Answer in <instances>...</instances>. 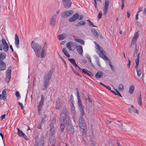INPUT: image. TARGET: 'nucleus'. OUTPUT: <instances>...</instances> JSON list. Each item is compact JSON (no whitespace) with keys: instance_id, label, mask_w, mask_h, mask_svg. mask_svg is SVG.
Here are the masks:
<instances>
[{"instance_id":"f03ea898","label":"nucleus","mask_w":146,"mask_h":146,"mask_svg":"<svg viewBox=\"0 0 146 146\" xmlns=\"http://www.w3.org/2000/svg\"><path fill=\"white\" fill-rule=\"evenodd\" d=\"M60 128L62 132L63 131L67 123H70V121L69 117L67 115V111L66 110L63 111L60 115Z\"/></svg>"},{"instance_id":"49530a36","label":"nucleus","mask_w":146,"mask_h":146,"mask_svg":"<svg viewBox=\"0 0 146 146\" xmlns=\"http://www.w3.org/2000/svg\"><path fill=\"white\" fill-rule=\"evenodd\" d=\"M96 62L97 64L100 67L101 66V64L100 62V61L99 59L97 58L96 60Z\"/></svg>"},{"instance_id":"6e6d98bb","label":"nucleus","mask_w":146,"mask_h":146,"mask_svg":"<svg viewBox=\"0 0 146 146\" xmlns=\"http://www.w3.org/2000/svg\"><path fill=\"white\" fill-rule=\"evenodd\" d=\"M5 114H3V115H1V120L5 118Z\"/></svg>"},{"instance_id":"ddd939ff","label":"nucleus","mask_w":146,"mask_h":146,"mask_svg":"<svg viewBox=\"0 0 146 146\" xmlns=\"http://www.w3.org/2000/svg\"><path fill=\"white\" fill-rule=\"evenodd\" d=\"M79 16V14L78 13H75L72 17L69 18V21L71 22H74L78 19Z\"/></svg>"},{"instance_id":"3c124183","label":"nucleus","mask_w":146,"mask_h":146,"mask_svg":"<svg viewBox=\"0 0 146 146\" xmlns=\"http://www.w3.org/2000/svg\"><path fill=\"white\" fill-rule=\"evenodd\" d=\"M116 92H117V93H116L117 94H116V95H117L118 96H119L120 97H122V96L121 95V94L117 90H116Z\"/></svg>"},{"instance_id":"c756f323","label":"nucleus","mask_w":146,"mask_h":146,"mask_svg":"<svg viewBox=\"0 0 146 146\" xmlns=\"http://www.w3.org/2000/svg\"><path fill=\"white\" fill-rule=\"evenodd\" d=\"M69 128L70 131L71 133H74V129L73 126L72 125H69Z\"/></svg>"},{"instance_id":"20e7f679","label":"nucleus","mask_w":146,"mask_h":146,"mask_svg":"<svg viewBox=\"0 0 146 146\" xmlns=\"http://www.w3.org/2000/svg\"><path fill=\"white\" fill-rule=\"evenodd\" d=\"M96 45L97 47L98 50V51L97 52L99 53L98 54L99 56L104 60H108L109 59L108 57L105 56L106 52L104 51L103 48L97 43L96 44Z\"/></svg>"},{"instance_id":"393cba45","label":"nucleus","mask_w":146,"mask_h":146,"mask_svg":"<svg viewBox=\"0 0 146 146\" xmlns=\"http://www.w3.org/2000/svg\"><path fill=\"white\" fill-rule=\"evenodd\" d=\"M18 131L17 134L18 135L21 137H23L25 134L19 128H17Z\"/></svg>"},{"instance_id":"58836bf2","label":"nucleus","mask_w":146,"mask_h":146,"mask_svg":"<svg viewBox=\"0 0 146 146\" xmlns=\"http://www.w3.org/2000/svg\"><path fill=\"white\" fill-rule=\"evenodd\" d=\"M36 137L37 138V139L36 141L35 145L38 146L39 145V137L38 135H37Z\"/></svg>"},{"instance_id":"4be33fe9","label":"nucleus","mask_w":146,"mask_h":146,"mask_svg":"<svg viewBox=\"0 0 146 146\" xmlns=\"http://www.w3.org/2000/svg\"><path fill=\"white\" fill-rule=\"evenodd\" d=\"M74 40L76 42H78L82 45H84V41L82 39L78 38H75Z\"/></svg>"},{"instance_id":"4468645a","label":"nucleus","mask_w":146,"mask_h":146,"mask_svg":"<svg viewBox=\"0 0 146 146\" xmlns=\"http://www.w3.org/2000/svg\"><path fill=\"white\" fill-rule=\"evenodd\" d=\"M73 13V11H66L62 13L61 15L62 17L66 18Z\"/></svg>"},{"instance_id":"c03bdc74","label":"nucleus","mask_w":146,"mask_h":146,"mask_svg":"<svg viewBox=\"0 0 146 146\" xmlns=\"http://www.w3.org/2000/svg\"><path fill=\"white\" fill-rule=\"evenodd\" d=\"M15 95L18 99H19L21 98L19 92L17 91Z\"/></svg>"},{"instance_id":"6e6552de","label":"nucleus","mask_w":146,"mask_h":146,"mask_svg":"<svg viewBox=\"0 0 146 146\" xmlns=\"http://www.w3.org/2000/svg\"><path fill=\"white\" fill-rule=\"evenodd\" d=\"M62 1L65 8H68L71 7L72 2L70 0H62Z\"/></svg>"},{"instance_id":"6ab92c4d","label":"nucleus","mask_w":146,"mask_h":146,"mask_svg":"<svg viewBox=\"0 0 146 146\" xmlns=\"http://www.w3.org/2000/svg\"><path fill=\"white\" fill-rule=\"evenodd\" d=\"M131 108H129V112L130 113L134 112L137 114L138 113V110L137 109L135 108L133 105L131 106Z\"/></svg>"},{"instance_id":"a211bd4d","label":"nucleus","mask_w":146,"mask_h":146,"mask_svg":"<svg viewBox=\"0 0 146 146\" xmlns=\"http://www.w3.org/2000/svg\"><path fill=\"white\" fill-rule=\"evenodd\" d=\"M76 48L77 52L81 55H83V50L82 47L80 45L76 46Z\"/></svg>"},{"instance_id":"412c9836","label":"nucleus","mask_w":146,"mask_h":146,"mask_svg":"<svg viewBox=\"0 0 146 146\" xmlns=\"http://www.w3.org/2000/svg\"><path fill=\"white\" fill-rule=\"evenodd\" d=\"M67 36V35L66 33H64L58 36V38L60 40H63L66 38Z\"/></svg>"},{"instance_id":"a18cd8bd","label":"nucleus","mask_w":146,"mask_h":146,"mask_svg":"<svg viewBox=\"0 0 146 146\" xmlns=\"http://www.w3.org/2000/svg\"><path fill=\"white\" fill-rule=\"evenodd\" d=\"M86 58L88 60L89 62H90L91 63H92L91 62V58L90 56L88 54H86Z\"/></svg>"},{"instance_id":"c85d7f7f","label":"nucleus","mask_w":146,"mask_h":146,"mask_svg":"<svg viewBox=\"0 0 146 146\" xmlns=\"http://www.w3.org/2000/svg\"><path fill=\"white\" fill-rule=\"evenodd\" d=\"M6 56V54L4 52L0 53V60H3L5 58Z\"/></svg>"},{"instance_id":"ea45409f","label":"nucleus","mask_w":146,"mask_h":146,"mask_svg":"<svg viewBox=\"0 0 146 146\" xmlns=\"http://www.w3.org/2000/svg\"><path fill=\"white\" fill-rule=\"evenodd\" d=\"M68 60L73 64L76 62L74 58H68Z\"/></svg>"},{"instance_id":"aec40b11","label":"nucleus","mask_w":146,"mask_h":146,"mask_svg":"<svg viewBox=\"0 0 146 146\" xmlns=\"http://www.w3.org/2000/svg\"><path fill=\"white\" fill-rule=\"evenodd\" d=\"M140 57V53H139L137 56V57L136 58L135 60V62L136 63V65L135 67V69H138L137 68L138 66V65L139 64V60Z\"/></svg>"},{"instance_id":"7ed1b4c3","label":"nucleus","mask_w":146,"mask_h":146,"mask_svg":"<svg viewBox=\"0 0 146 146\" xmlns=\"http://www.w3.org/2000/svg\"><path fill=\"white\" fill-rule=\"evenodd\" d=\"M53 72L52 70L51 69L47 74H45V78L44 83V88L42 89L43 90H45L47 88Z\"/></svg>"},{"instance_id":"f3484780","label":"nucleus","mask_w":146,"mask_h":146,"mask_svg":"<svg viewBox=\"0 0 146 146\" xmlns=\"http://www.w3.org/2000/svg\"><path fill=\"white\" fill-rule=\"evenodd\" d=\"M6 91L5 89H4L2 91V94L0 95V99L1 100H3L4 101H5L6 99Z\"/></svg>"},{"instance_id":"79ce46f5","label":"nucleus","mask_w":146,"mask_h":146,"mask_svg":"<svg viewBox=\"0 0 146 146\" xmlns=\"http://www.w3.org/2000/svg\"><path fill=\"white\" fill-rule=\"evenodd\" d=\"M136 71L137 72V76L139 77L141 75V71H140L139 69H137L136 70Z\"/></svg>"},{"instance_id":"338daca9","label":"nucleus","mask_w":146,"mask_h":146,"mask_svg":"<svg viewBox=\"0 0 146 146\" xmlns=\"http://www.w3.org/2000/svg\"><path fill=\"white\" fill-rule=\"evenodd\" d=\"M89 72H90L88 71L87 72V74H86L88 76H91V74L89 73Z\"/></svg>"},{"instance_id":"5fc2aeb1","label":"nucleus","mask_w":146,"mask_h":146,"mask_svg":"<svg viewBox=\"0 0 146 146\" xmlns=\"http://www.w3.org/2000/svg\"><path fill=\"white\" fill-rule=\"evenodd\" d=\"M46 116L45 115H44V116L43 118L42 119V120H41L42 122L44 121L45 120V119H46Z\"/></svg>"},{"instance_id":"39448f33","label":"nucleus","mask_w":146,"mask_h":146,"mask_svg":"<svg viewBox=\"0 0 146 146\" xmlns=\"http://www.w3.org/2000/svg\"><path fill=\"white\" fill-rule=\"evenodd\" d=\"M2 44L0 43V50H2L3 49L4 51L7 52L9 49V46L6 40L4 38L1 39Z\"/></svg>"},{"instance_id":"9b49d317","label":"nucleus","mask_w":146,"mask_h":146,"mask_svg":"<svg viewBox=\"0 0 146 146\" xmlns=\"http://www.w3.org/2000/svg\"><path fill=\"white\" fill-rule=\"evenodd\" d=\"M79 126L80 127L86 126L85 119L82 116H81L79 119Z\"/></svg>"},{"instance_id":"864d4df0","label":"nucleus","mask_w":146,"mask_h":146,"mask_svg":"<svg viewBox=\"0 0 146 146\" xmlns=\"http://www.w3.org/2000/svg\"><path fill=\"white\" fill-rule=\"evenodd\" d=\"M82 72L84 74H87V72L88 71L87 70H85V69H83L82 70Z\"/></svg>"},{"instance_id":"7c9ffc66","label":"nucleus","mask_w":146,"mask_h":146,"mask_svg":"<svg viewBox=\"0 0 146 146\" xmlns=\"http://www.w3.org/2000/svg\"><path fill=\"white\" fill-rule=\"evenodd\" d=\"M139 35V33L138 32H136L133 38V41L134 40H136L137 39Z\"/></svg>"},{"instance_id":"cd10ccee","label":"nucleus","mask_w":146,"mask_h":146,"mask_svg":"<svg viewBox=\"0 0 146 146\" xmlns=\"http://www.w3.org/2000/svg\"><path fill=\"white\" fill-rule=\"evenodd\" d=\"M62 52L64 54L68 57H69L70 55L67 52L65 48H63L62 49Z\"/></svg>"},{"instance_id":"e433bc0d","label":"nucleus","mask_w":146,"mask_h":146,"mask_svg":"<svg viewBox=\"0 0 146 146\" xmlns=\"http://www.w3.org/2000/svg\"><path fill=\"white\" fill-rule=\"evenodd\" d=\"M119 90L120 91H123V86L122 84H120L118 86Z\"/></svg>"},{"instance_id":"a19ab883","label":"nucleus","mask_w":146,"mask_h":146,"mask_svg":"<svg viewBox=\"0 0 146 146\" xmlns=\"http://www.w3.org/2000/svg\"><path fill=\"white\" fill-rule=\"evenodd\" d=\"M87 21H88L89 23V26L91 27H96L94 25L92 22L90 21V20L88 19Z\"/></svg>"},{"instance_id":"e2e57ef3","label":"nucleus","mask_w":146,"mask_h":146,"mask_svg":"<svg viewBox=\"0 0 146 146\" xmlns=\"http://www.w3.org/2000/svg\"><path fill=\"white\" fill-rule=\"evenodd\" d=\"M88 101L89 102L91 103L92 102V100L88 96Z\"/></svg>"},{"instance_id":"bb28decb","label":"nucleus","mask_w":146,"mask_h":146,"mask_svg":"<svg viewBox=\"0 0 146 146\" xmlns=\"http://www.w3.org/2000/svg\"><path fill=\"white\" fill-rule=\"evenodd\" d=\"M103 72H98L95 75V76L97 78H100L101 77L103 76Z\"/></svg>"},{"instance_id":"bf43d9fd","label":"nucleus","mask_w":146,"mask_h":146,"mask_svg":"<svg viewBox=\"0 0 146 146\" xmlns=\"http://www.w3.org/2000/svg\"><path fill=\"white\" fill-rule=\"evenodd\" d=\"M71 107L72 110L73 111H74L75 110V107L74 105L72 104V106L71 104Z\"/></svg>"},{"instance_id":"72a5a7b5","label":"nucleus","mask_w":146,"mask_h":146,"mask_svg":"<svg viewBox=\"0 0 146 146\" xmlns=\"http://www.w3.org/2000/svg\"><path fill=\"white\" fill-rule=\"evenodd\" d=\"M138 54H138V50H137V47L136 46H135V50L134 52V56L135 57L137 56V57Z\"/></svg>"},{"instance_id":"c9c22d12","label":"nucleus","mask_w":146,"mask_h":146,"mask_svg":"<svg viewBox=\"0 0 146 146\" xmlns=\"http://www.w3.org/2000/svg\"><path fill=\"white\" fill-rule=\"evenodd\" d=\"M81 115L82 116L84 114V111L83 107L79 108Z\"/></svg>"},{"instance_id":"603ef678","label":"nucleus","mask_w":146,"mask_h":146,"mask_svg":"<svg viewBox=\"0 0 146 146\" xmlns=\"http://www.w3.org/2000/svg\"><path fill=\"white\" fill-rule=\"evenodd\" d=\"M18 103L19 105L21 107V108L23 110V104L20 102H19Z\"/></svg>"},{"instance_id":"dca6fc26","label":"nucleus","mask_w":146,"mask_h":146,"mask_svg":"<svg viewBox=\"0 0 146 146\" xmlns=\"http://www.w3.org/2000/svg\"><path fill=\"white\" fill-rule=\"evenodd\" d=\"M6 64L5 62L0 60V71H3L5 69Z\"/></svg>"},{"instance_id":"f704fd0d","label":"nucleus","mask_w":146,"mask_h":146,"mask_svg":"<svg viewBox=\"0 0 146 146\" xmlns=\"http://www.w3.org/2000/svg\"><path fill=\"white\" fill-rule=\"evenodd\" d=\"M71 68L72 69V71H73V72L75 74L77 75L78 76H79L81 77H82L80 74H79L75 70H74V68L72 66H71Z\"/></svg>"},{"instance_id":"2f4dec72","label":"nucleus","mask_w":146,"mask_h":146,"mask_svg":"<svg viewBox=\"0 0 146 146\" xmlns=\"http://www.w3.org/2000/svg\"><path fill=\"white\" fill-rule=\"evenodd\" d=\"M86 24V22L85 21H82L79 22L77 24L76 26H79L81 25H84Z\"/></svg>"},{"instance_id":"69168bd1","label":"nucleus","mask_w":146,"mask_h":146,"mask_svg":"<svg viewBox=\"0 0 146 146\" xmlns=\"http://www.w3.org/2000/svg\"><path fill=\"white\" fill-rule=\"evenodd\" d=\"M127 17L128 18H129L130 16V13L129 11H127Z\"/></svg>"},{"instance_id":"774afa93","label":"nucleus","mask_w":146,"mask_h":146,"mask_svg":"<svg viewBox=\"0 0 146 146\" xmlns=\"http://www.w3.org/2000/svg\"><path fill=\"white\" fill-rule=\"evenodd\" d=\"M136 18L137 20L138 19V12H137L136 15Z\"/></svg>"},{"instance_id":"13d9d810","label":"nucleus","mask_w":146,"mask_h":146,"mask_svg":"<svg viewBox=\"0 0 146 146\" xmlns=\"http://www.w3.org/2000/svg\"><path fill=\"white\" fill-rule=\"evenodd\" d=\"M22 137H24L25 138V139L26 140H29V138H28L27 136L25 134L24 135V136H23Z\"/></svg>"},{"instance_id":"0eeeda50","label":"nucleus","mask_w":146,"mask_h":146,"mask_svg":"<svg viewBox=\"0 0 146 146\" xmlns=\"http://www.w3.org/2000/svg\"><path fill=\"white\" fill-rule=\"evenodd\" d=\"M11 67H9L6 71V77L5 78V80L8 82L9 81L11 78Z\"/></svg>"},{"instance_id":"8fccbe9b","label":"nucleus","mask_w":146,"mask_h":146,"mask_svg":"<svg viewBox=\"0 0 146 146\" xmlns=\"http://www.w3.org/2000/svg\"><path fill=\"white\" fill-rule=\"evenodd\" d=\"M84 18V17L83 15H79L78 17V19L79 20H82Z\"/></svg>"},{"instance_id":"473e14b6","label":"nucleus","mask_w":146,"mask_h":146,"mask_svg":"<svg viewBox=\"0 0 146 146\" xmlns=\"http://www.w3.org/2000/svg\"><path fill=\"white\" fill-rule=\"evenodd\" d=\"M92 32L94 36L96 37L98 36V34L96 30L94 29H92Z\"/></svg>"},{"instance_id":"0e129e2a","label":"nucleus","mask_w":146,"mask_h":146,"mask_svg":"<svg viewBox=\"0 0 146 146\" xmlns=\"http://www.w3.org/2000/svg\"><path fill=\"white\" fill-rule=\"evenodd\" d=\"M116 90H115V91H113V90H110L111 91V92L113 93L115 95H116V94H117L116 93Z\"/></svg>"},{"instance_id":"09e8293b","label":"nucleus","mask_w":146,"mask_h":146,"mask_svg":"<svg viewBox=\"0 0 146 146\" xmlns=\"http://www.w3.org/2000/svg\"><path fill=\"white\" fill-rule=\"evenodd\" d=\"M109 65L110 66L112 70L114 72L115 71L114 68L113 66L111 64V63L110 62H109Z\"/></svg>"},{"instance_id":"4d7b16f0","label":"nucleus","mask_w":146,"mask_h":146,"mask_svg":"<svg viewBox=\"0 0 146 146\" xmlns=\"http://www.w3.org/2000/svg\"><path fill=\"white\" fill-rule=\"evenodd\" d=\"M69 43L70 44V45L71 47L74 46V44L73 42H72L70 41V42H69Z\"/></svg>"},{"instance_id":"5701e85b","label":"nucleus","mask_w":146,"mask_h":146,"mask_svg":"<svg viewBox=\"0 0 146 146\" xmlns=\"http://www.w3.org/2000/svg\"><path fill=\"white\" fill-rule=\"evenodd\" d=\"M135 90V86H134L132 84L130 86L129 88V93L130 94H132L133 92Z\"/></svg>"},{"instance_id":"b1692460","label":"nucleus","mask_w":146,"mask_h":146,"mask_svg":"<svg viewBox=\"0 0 146 146\" xmlns=\"http://www.w3.org/2000/svg\"><path fill=\"white\" fill-rule=\"evenodd\" d=\"M54 122L55 121L54 120H53L52 121V123H51L50 124V132L52 134H53L54 130V128L53 127V123H54Z\"/></svg>"},{"instance_id":"2eb2a0df","label":"nucleus","mask_w":146,"mask_h":146,"mask_svg":"<svg viewBox=\"0 0 146 146\" xmlns=\"http://www.w3.org/2000/svg\"><path fill=\"white\" fill-rule=\"evenodd\" d=\"M15 44L17 48H19V38L17 36V35L16 34L15 35Z\"/></svg>"},{"instance_id":"37998d69","label":"nucleus","mask_w":146,"mask_h":146,"mask_svg":"<svg viewBox=\"0 0 146 146\" xmlns=\"http://www.w3.org/2000/svg\"><path fill=\"white\" fill-rule=\"evenodd\" d=\"M66 47L69 50H70V51H71L72 50L71 48V46L70 45V44H69V42L67 43V44H66Z\"/></svg>"},{"instance_id":"f257e3e1","label":"nucleus","mask_w":146,"mask_h":146,"mask_svg":"<svg viewBox=\"0 0 146 146\" xmlns=\"http://www.w3.org/2000/svg\"><path fill=\"white\" fill-rule=\"evenodd\" d=\"M31 46L36 56L41 58L44 57L46 54V48L43 46L41 50V53L40 51L41 48V47L38 44L36 43H33V41L31 43Z\"/></svg>"},{"instance_id":"680f3d73","label":"nucleus","mask_w":146,"mask_h":146,"mask_svg":"<svg viewBox=\"0 0 146 146\" xmlns=\"http://www.w3.org/2000/svg\"><path fill=\"white\" fill-rule=\"evenodd\" d=\"M56 106L58 107V108H59L61 106V103L60 102L58 103V102H56Z\"/></svg>"},{"instance_id":"f8f14e48","label":"nucleus","mask_w":146,"mask_h":146,"mask_svg":"<svg viewBox=\"0 0 146 146\" xmlns=\"http://www.w3.org/2000/svg\"><path fill=\"white\" fill-rule=\"evenodd\" d=\"M76 93L77 94V97L78 98V103L79 108L83 107L82 105V103L80 98V96L79 95V92L78 88H76Z\"/></svg>"},{"instance_id":"a878e982","label":"nucleus","mask_w":146,"mask_h":146,"mask_svg":"<svg viewBox=\"0 0 146 146\" xmlns=\"http://www.w3.org/2000/svg\"><path fill=\"white\" fill-rule=\"evenodd\" d=\"M138 104L140 106H141L142 104V98L141 97V94L140 93L139 96L137 98V100Z\"/></svg>"},{"instance_id":"9d476101","label":"nucleus","mask_w":146,"mask_h":146,"mask_svg":"<svg viewBox=\"0 0 146 146\" xmlns=\"http://www.w3.org/2000/svg\"><path fill=\"white\" fill-rule=\"evenodd\" d=\"M109 3V0H106L105 2L103 8V13L104 15L106 14L108 8Z\"/></svg>"},{"instance_id":"052dcab7","label":"nucleus","mask_w":146,"mask_h":146,"mask_svg":"<svg viewBox=\"0 0 146 146\" xmlns=\"http://www.w3.org/2000/svg\"><path fill=\"white\" fill-rule=\"evenodd\" d=\"M86 126L84 127H80V128L81 129V131H82L84 132V131L86 128Z\"/></svg>"},{"instance_id":"de8ad7c7","label":"nucleus","mask_w":146,"mask_h":146,"mask_svg":"<svg viewBox=\"0 0 146 146\" xmlns=\"http://www.w3.org/2000/svg\"><path fill=\"white\" fill-rule=\"evenodd\" d=\"M102 15V13L101 11H100L98 16V18L99 19L101 18Z\"/></svg>"},{"instance_id":"423d86ee","label":"nucleus","mask_w":146,"mask_h":146,"mask_svg":"<svg viewBox=\"0 0 146 146\" xmlns=\"http://www.w3.org/2000/svg\"><path fill=\"white\" fill-rule=\"evenodd\" d=\"M44 97L43 94L41 95V99L39 101L38 106V110L39 115L40 114V111H41L44 102Z\"/></svg>"},{"instance_id":"1a4fd4ad","label":"nucleus","mask_w":146,"mask_h":146,"mask_svg":"<svg viewBox=\"0 0 146 146\" xmlns=\"http://www.w3.org/2000/svg\"><path fill=\"white\" fill-rule=\"evenodd\" d=\"M57 17V15L54 14L53 15L50 19V24L52 26L55 25L56 23V20Z\"/></svg>"},{"instance_id":"4c0bfd02","label":"nucleus","mask_w":146,"mask_h":146,"mask_svg":"<svg viewBox=\"0 0 146 146\" xmlns=\"http://www.w3.org/2000/svg\"><path fill=\"white\" fill-rule=\"evenodd\" d=\"M44 136L43 135H42L41 137L40 143L41 145L42 146L44 145Z\"/></svg>"}]
</instances>
